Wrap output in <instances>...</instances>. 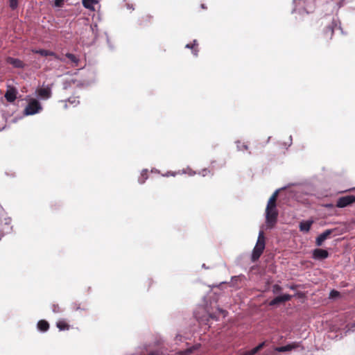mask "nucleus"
Instances as JSON below:
<instances>
[{
  "label": "nucleus",
  "instance_id": "nucleus-1",
  "mask_svg": "<svg viewBox=\"0 0 355 355\" xmlns=\"http://www.w3.org/2000/svg\"><path fill=\"white\" fill-rule=\"evenodd\" d=\"M279 191H275L268 200L266 209V220L268 227L272 228L277 223L278 211L277 209V199Z\"/></svg>",
  "mask_w": 355,
  "mask_h": 355
},
{
  "label": "nucleus",
  "instance_id": "nucleus-2",
  "mask_svg": "<svg viewBox=\"0 0 355 355\" xmlns=\"http://www.w3.org/2000/svg\"><path fill=\"white\" fill-rule=\"evenodd\" d=\"M336 30H338L343 35H346L347 33L344 31L341 26V23L337 16L331 17L330 21L323 29V35L327 40H331Z\"/></svg>",
  "mask_w": 355,
  "mask_h": 355
},
{
  "label": "nucleus",
  "instance_id": "nucleus-3",
  "mask_svg": "<svg viewBox=\"0 0 355 355\" xmlns=\"http://www.w3.org/2000/svg\"><path fill=\"white\" fill-rule=\"evenodd\" d=\"M26 100L28 101V104L23 111L24 116H32L40 113L42 110V105L37 99L32 98L30 96H27Z\"/></svg>",
  "mask_w": 355,
  "mask_h": 355
},
{
  "label": "nucleus",
  "instance_id": "nucleus-4",
  "mask_svg": "<svg viewBox=\"0 0 355 355\" xmlns=\"http://www.w3.org/2000/svg\"><path fill=\"white\" fill-rule=\"evenodd\" d=\"M53 83L45 85L43 83L41 86H38L35 91V94L37 101H46L52 96V87Z\"/></svg>",
  "mask_w": 355,
  "mask_h": 355
},
{
  "label": "nucleus",
  "instance_id": "nucleus-5",
  "mask_svg": "<svg viewBox=\"0 0 355 355\" xmlns=\"http://www.w3.org/2000/svg\"><path fill=\"white\" fill-rule=\"evenodd\" d=\"M265 237L263 232L261 231L259 234L258 239L252 254V261L253 262L257 261L262 254L265 249Z\"/></svg>",
  "mask_w": 355,
  "mask_h": 355
},
{
  "label": "nucleus",
  "instance_id": "nucleus-6",
  "mask_svg": "<svg viewBox=\"0 0 355 355\" xmlns=\"http://www.w3.org/2000/svg\"><path fill=\"white\" fill-rule=\"evenodd\" d=\"M18 94V89L15 87L8 85L4 97L8 103H15Z\"/></svg>",
  "mask_w": 355,
  "mask_h": 355
},
{
  "label": "nucleus",
  "instance_id": "nucleus-7",
  "mask_svg": "<svg viewBox=\"0 0 355 355\" xmlns=\"http://www.w3.org/2000/svg\"><path fill=\"white\" fill-rule=\"evenodd\" d=\"M355 202L354 196H345L339 198L336 202V207L343 208Z\"/></svg>",
  "mask_w": 355,
  "mask_h": 355
},
{
  "label": "nucleus",
  "instance_id": "nucleus-8",
  "mask_svg": "<svg viewBox=\"0 0 355 355\" xmlns=\"http://www.w3.org/2000/svg\"><path fill=\"white\" fill-rule=\"evenodd\" d=\"M6 60L8 64L15 69H24L26 67L25 63L19 58L8 56Z\"/></svg>",
  "mask_w": 355,
  "mask_h": 355
},
{
  "label": "nucleus",
  "instance_id": "nucleus-9",
  "mask_svg": "<svg viewBox=\"0 0 355 355\" xmlns=\"http://www.w3.org/2000/svg\"><path fill=\"white\" fill-rule=\"evenodd\" d=\"M329 257V252L327 250L316 248L313 252V258L317 260H323Z\"/></svg>",
  "mask_w": 355,
  "mask_h": 355
},
{
  "label": "nucleus",
  "instance_id": "nucleus-10",
  "mask_svg": "<svg viewBox=\"0 0 355 355\" xmlns=\"http://www.w3.org/2000/svg\"><path fill=\"white\" fill-rule=\"evenodd\" d=\"M292 298V295L289 294H284L283 295H279L275 297L272 300H271L269 303L270 306H275L287 301L291 300Z\"/></svg>",
  "mask_w": 355,
  "mask_h": 355
},
{
  "label": "nucleus",
  "instance_id": "nucleus-11",
  "mask_svg": "<svg viewBox=\"0 0 355 355\" xmlns=\"http://www.w3.org/2000/svg\"><path fill=\"white\" fill-rule=\"evenodd\" d=\"M198 42L196 39H194L191 42L187 43L184 48L187 49L191 50L192 55L197 58L198 56L199 53V49H198Z\"/></svg>",
  "mask_w": 355,
  "mask_h": 355
},
{
  "label": "nucleus",
  "instance_id": "nucleus-12",
  "mask_svg": "<svg viewBox=\"0 0 355 355\" xmlns=\"http://www.w3.org/2000/svg\"><path fill=\"white\" fill-rule=\"evenodd\" d=\"M333 232L332 230H326L321 234H320L315 241V243L318 246L322 245V243Z\"/></svg>",
  "mask_w": 355,
  "mask_h": 355
},
{
  "label": "nucleus",
  "instance_id": "nucleus-13",
  "mask_svg": "<svg viewBox=\"0 0 355 355\" xmlns=\"http://www.w3.org/2000/svg\"><path fill=\"white\" fill-rule=\"evenodd\" d=\"M99 3V0H82L83 6L91 11L95 10V5Z\"/></svg>",
  "mask_w": 355,
  "mask_h": 355
},
{
  "label": "nucleus",
  "instance_id": "nucleus-14",
  "mask_svg": "<svg viewBox=\"0 0 355 355\" xmlns=\"http://www.w3.org/2000/svg\"><path fill=\"white\" fill-rule=\"evenodd\" d=\"M313 223V220H304L300 222L299 225L300 230L303 232H309Z\"/></svg>",
  "mask_w": 355,
  "mask_h": 355
},
{
  "label": "nucleus",
  "instance_id": "nucleus-15",
  "mask_svg": "<svg viewBox=\"0 0 355 355\" xmlns=\"http://www.w3.org/2000/svg\"><path fill=\"white\" fill-rule=\"evenodd\" d=\"M266 345V342H263L258 345L256 347L252 349L251 350L245 352L242 355H254L258 352H259L261 349L263 348V347Z\"/></svg>",
  "mask_w": 355,
  "mask_h": 355
},
{
  "label": "nucleus",
  "instance_id": "nucleus-16",
  "mask_svg": "<svg viewBox=\"0 0 355 355\" xmlns=\"http://www.w3.org/2000/svg\"><path fill=\"white\" fill-rule=\"evenodd\" d=\"M37 328L41 331H46L49 329V324L46 320H41L37 322Z\"/></svg>",
  "mask_w": 355,
  "mask_h": 355
},
{
  "label": "nucleus",
  "instance_id": "nucleus-17",
  "mask_svg": "<svg viewBox=\"0 0 355 355\" xmlns=\"http://www.w3.org/2000/svg\"><path fill=\"white\" fill-rule=\"evenodd\" d=\"M56 326L60 331L68 330L69 329V325L64 320H59L57 322Z\"/></svg>",
  "mask_w": 355,
  "mask_h": 355
},
{
  "label": "nucleus",
  "instance_id": "nucleus-18",
  "mask_svg": "<svg viewBox=\"0 0 355 355\" xmlns=\"http://www.w3.org/2000/svg\"><path fill=\"white\" fill-rule=\"evenodd\" d=\"M66 57L69 60V61L72 64H75L76 65L78 64L79 59L77 58V56L71 53H66Z\"/></svg>",
  "mask_w": 355,
  "mask_h": 355
},
{
  "label": "nucleus",
  "instance_id": "nucleus-19",
  "mask_svg": "<svg viewBox=\"0 0 355 355\" xmlns=\"http://www.w3.org/2000/svg\"><path fill=\"white\" fill-rule=\"evenodd\" d=\"M297 347V345L292 344V345H287L286 346H282L277 348V350L278 352H288L291 351V349L295 348Z\"/></svg>",
  "mask_w": 355,
  "mask_h": 355
},
{
  "label": "nucleus",
  "instance_id": "nucleus-20",
  "mask_svg": "<svg viewBox=\"0 0 355 355\" xmlns=\"http://www.w3.org/2000/svg\"><path fill=\"white\" fill-rule=\"evenodd\" d=\"M147 179H148V170L144 169L141 171V175L139 178L138 181L140 184H144Z\"/></svg>",
  "mask_w": 355,
  "mask_h": 355
},
{
  "label": "nucleus",
  "instance_id": "nucleus-21",
  "mask_svg": "<svg viewBox=\"0 0 355 355\" xmlns=\"http://www.w3.org/2000/svg\"><path fill=\"white\" fill-rule=\"evenodd\" d=\"M8 6L12 10H15L19 6L18 0H8Z\"/></svg>",
  "mask_w": 355,
  "mask_h": 355
},
{
  "label": "nucleus",
  "instance_id": "nucleus-22",
  "mask_svg": "<svg viewBox=\"0 0 355 355\" xmlns=\"http://www.w3.org/2000/svg\"><path fill=\"white\" fill-rule=\"evenodd\" d=\"M48 56H51L53 57L55 60H58V61H64V59L62 58L59 55H58L56 53H55L54 51H51V50H49V52H48Z\"/></svg>",
  "mask_w": 355,
  "mask_h": 355
},
{
  "label": "nucleus",
  "instance_id": "nucleus-23",
  "mask_svg": "<svg viewBox=\"0 0 355 355\" xmlns=\"http://www.w3.org/2000/svg\"><path fill=\"white\" fill-rule=\"evenodd\" d=\"M105 35L106 37V42H107L109 49L111 51H114L115 49V47H114V45L111 42L108 33L107 32H105Z\"/></svg>",
  "mask_w": 355,
  "mask_h": 355
},
{
  "label": "nucleus",
  "instance_id": "nucleus-24",
  "mask_svg": "<svg viewBox=\"0 0 355 355\" xmlns=\"http://www.w3.org/2000/svg\"><path fill=\"white\" fill-rule=\"evenodd\" d=\"M48 52L49 50L46 49H38L35 51V53L43 56V57H47L48 56Z\"/></svg>",
  "mask_w": 355,
  "mask_h": 355
},
{
  "label": "nucleus",
  "instance_id": "nucleus-25",
  "mask_svg": "<svg viewBox=\"0 0 355 355\" xmlns=\"http://www.w3.org/2000/svg\"><path fill=\"white\" fill-rule=\"evenodd\" d=\"M64 0H53V7L62 8L63 6Z\"/></svg>",
  "mask_w": 355,
  "mask_h": 355
},
{
  "label": "nucleus",
  "instance_id": "nucleus-26",
  "mask_svg": "<svg viewBox=\"0 0 355 355\" xmlns=\"http://www.w3.org/2000/svg\"><path fill=\"white\" fill-rule=\"evenodd\" d=\"M67 102L73 105V107H75L79 103V101L77 100L76 98H69Z\"/></svg>",
  "mask_w": 355,
  "mask_h": 355
},
{
  "label": "nucleus",
  "instance_id": "nucleus-27",
  "mask_svg": "<svg viewBox=\"0 0 355 355\" xmlns=\"http://www.w3.org/2000/svg\"><path fill=\"white\" fill-rule=\"evenodd\" d=\"M126 1L125 0H123V2L125 3V5L124 6L128 9V10H130L131 11L134 10H135V6L132 3H126L125 2Z\"/></svg>",
  "mask_w": 355,
  "mask_h": 355
},
{
  "label": "nucleus",
  "instance_id": "nucleus-28",
  "mask_svg": "<svg viewBox=\"0 0 355 355\" xmlns=\"http://www.w3.org/2000/svg\"><path fill=\"white\" fill-rule=\"evenodd\" d=\"M282 288L278 284H275L272 286V292L274 293H277L282 291Z\"/></svg>",
  "mask_w": 355,
  "mask_h": 355
},
{
  "label": "nucleus",
  "instance_id": "nucleus-29",
  "mask_svg": "<svg viewBox=\"0 0 355 355\" xmlns=\"http://www.w3.org/2000/svg\"><path fill=\"white\" fill-rule=\"evenodd\" d=\"M340 295V293L337 291L333 290L330 292L329 297L331 298H335Z\"/></svg>",
  "mask_w": 355,
  "mask_h": 355
},
{
  "label": "nucleus",
  "instance_id": "nucleus-30",
  "mask_svg": "<svg viewBox=\"0 0 355 355\" xmlns=\"http://www.w3.org/2000/svg\"><path fill=\"white\" fill-rule=\"evenodd\" d=\"M52 310L54 313H59L60 311V308L58 304H53Z\"/></svg>",
  "mask_w": 355,
  "mask_h": 355
},
{
  "label": "nucleus",
  "instance_id": "nucleus-31",
  "mask_svg": "<svg viewBox=\"0 0 355 355\" xmlns=\"http://www.w3.org/2000/svg\"><path fill=\"white\" fill-rule=\"evenodd\" d=\"M74 309H76V310L82 309V310L86 311L88 309L87 307H85V306L83 308H80L79 305H77L76 304H74Z\"/></svg>",
  "mask_w": 355,
  "mask_h": 355
},
{
  "label": "nucleus",
  "instance_id": "nucleus-32",
  "mask_svg": "<svg viewBox=\"0 0 355 355\" xmlns=\"http://www.w3.org/2000/svg\"><path fill=\"white\" fill-rule=\"evenodd\" d=\"M148 355H159V353L158 351H153L151 352Z\"/></svg>",
  "mask_w": 355,
  "mask_h": 355
},
{
  "label": "nucleus",
  "instance_id": "nucleus-33",
  "mask_svg": "<svg viewBox=\"0 0 355 355\" xmlns=\"http://www.w3.org/2000/svg\"><path fill=\"white\" fill-rule=\"evenodd\" d=\"M200 7H201L202 9H207V6L205 3H202L200 5Z\"/></svg>",
  "mask_w": 355,
  "mask_h": 355
},
{
  "label": "nucleus",
  "instance_id": "nucleus-34",
  "mask_svg": "<svg viewBox=\"0 0 355 355\" xmlns=\"http://www.w3.org/2000/svg\"><path fill=\"white\" fill-rule=\"evenodd\" d=\"M209 317L212 319L217 320L216 317L214 314H210Z\"/></svg>",
  "mask_w": 355,
  "mask_h": 355
},
{
  "label": "nucleus",
  "instance_id": "nucleus-35",
  "mask_svg": "<svg viewBox=\"0 0 355 355\" xmlns=\"http://www.w3.org/2000/svg\"><path fill=\"white\" fill-rule=\"evenodd\" d=\"M67 106H68V105H67V103H65V105H64V107H65V108H67Z\"/></svg>",
  "mask_w": 355,
  "mask_h": 355
},
{
  "label": "nucleus",
  "instance_id": "nucleus-36",
  "mask_svg": "<svg viewBox=\"0 0 355 355\" xmlns=\"http://www.w3.org/2000/svg\"><path fill=\"white\" fill-rule=\"evenodd\" d=\"M295 286H291V289H295Z\"/></svg>",
  "mask_w": 355,
  "mask_h": 355
},
{
  "label": "nucleus",
  "instance_id": "nucleus-37",
  "mask_svg": "<svg viewBox=\"0 0 355 355\" xmlns=\"http://www.w3.org/2000/svg\"><path fill=\"white\" fill-rule=\"evenodd\" d=\"M3 129H4V128H3L2 129H0V132H1V131H2V130H3Z\"/></svg>",
  "mask_w": 355,
  "mask_h": 355
}]
</instances>
